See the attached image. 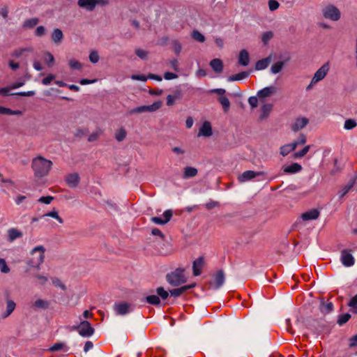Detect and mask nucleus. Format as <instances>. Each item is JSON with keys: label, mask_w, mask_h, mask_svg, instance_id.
Returning <instances> with one entry per match:
<instances>
[{"label": "nucleus", "mask_w": 357, "mask_h": 357, "mask_svg": "<svg viewBox=\"0 0 357 357\" xmlns=\"http://www.w3.org/2000/svg\"><path fill=\"white\" fill-rule=\"evenodd\" d=\"M69 66L73 70H80L82 67V63L75 59L69 61Z\"/></svg>", "instance_id": "8fccbe9b"}, {"label": "nucleus", "mask_w": 357, "mask_h": 357, "mask_svg": "<svg viewBox=\"0 0 357 357\" xmlns=\"http://www.w3.org/2000/svg\"><path fill=\"white\" fill-rule=\"evenodd\" d=\"M351 318V315L349 313L342 314L339 316L337 319V323L339 325L342 326L347 323L349 319Z\"/></svg>", "instance_id": "37998d69"}, {"label": "nucleus", "mask_w": 357, "mask_h": 357, "mask_svg": "<svg viewBox=\"0 0 357 357\" xmlns=\"http://www.w3.org/2000/svg\"><path fill=\"white\" fill-rule=\"evenodd\" d=\"M162 216L164 217V219L160 217H153L151 219V222L157 225H165L171 220L172 216V211L171 210H166L163 213Z\"/></svg>", "instance_id": "f8f14e48"}, {"label": "nucleus", "mask_w": 357, "mask_h": 357, "mask_svg": "<svg viewBox=\"0 0 357 357\" xmlns=\"http://www.w3.org/2000/svg\"><path fill=\"white\" fill-rule=\"evenodd\" d=\"M166 278L170 285L177 287L185 283L188 280V276L184 268H178L167 273Z\"/></svg>", "instance_id": "7ed1b4c3"}, {"label": "nucleus", "mask_w": 357, "mask_h": 357, "mask_svg": "<svg viewBox=\"0 0 357 357\" xmlns=\"http://www.w3.org/2000/svg\"><path fill=\"white\" fill-rule=\"evenodd\" d=\"M213 134L212 127L208 121H204L199 128L198 136L210 137Z\"/></svg>", "instance_id": "2eb2a0df"}, {"label": "nucleus", "mask_w": 357, "mask_h": 357, "mask_svg": "<svg viewBox=\"0 0 357 357\" xmlns=\"http://www.w3.org/2000/svg\"><path fill=\"white\" fill-rule=\"evenodd\" d=\"M178 77V75L174 73H170V72H166L165 74H164V78L166 79V80H172V79H174Z\"/></svg>", "instance_id": "bf43d9fd"}, {"label": "nucleus", "mask_w": 357, "mask_h": 357, "mask_svg": "<svg viewBox=\"0 0 357 357\" xmlns=\"http://www.w3.org/2000/svg\"><path fill=\"white\" fill-rule=\"evenodd\" d=\"M52 166V162L43 156H38L32 160L31 167L34 174L38 178L47 176Z\"/></svg>", "instance_id": "f257e3e1"}, {"label": "nucleus", "mask_w": 357, "mask_h": 357, "mask_svg": "<svg viewBox=\"0 0 357 357\" xmlns=\"http://www.w3.org/2000/svg\"><path fill=\"white\" fill-rule=\"evenodd\" d=\"M309 123V121L305 117H299L297 118L294 123L291 126V129L294 132H297L303 128H305L307 123Z\"/></svg>", "instance_id": "4468645a"}, {"label": "nucleus", "mask_w": 357, "mask_h": 357, "mask_svg": "<svg viewBox=\"0 0 357 357\" xmlns=\"http://www.w3.org/2000/svg\"><path fill=\"white\" fill-rule=\"evenodd\" d=\"M15 303L12 300H8L6 302V311L3 314V317H7L15 310Z\"/></svg>", "instance_id": "7c9ffc66"}, {"label": "nucleus", "mask_w": 357, "mask_h": 357, "mask_svg": "<svg viewBox=\"0 0 357 357\" xmlns=\"http://www.w3.org/2000/svg\"><path fill=\"white\" fill-rule=\"evenodd\" d=\"M162 106L161 101L154 102L153 104L150 105H142L139 107H137L133 108L130 111V114H139L144 112H153L160 109Z\"/></svg>", "instance_id": "39448f33"}, {"label": "nucleus", "mask_w": 357, "mask_h": 357, "mask_svg": "<svg viewBox=\"0 0 357 357\" xmlns=\"http://www.w3.org/2000/svg\"><path fill=\"white\" fill-rule=\"evenodd\" d=\"M273 36V33L272 31H266L262 34L261 40L265 45H266Z\"/></svg>", "instance_id": "09e8293b"}, {"label": "nucleus", "mask_w": 357, "mask_h": 357, "mask_svg": "<svg viewBox=\"0 0 357 357\" xmlns=\"http://www.w3.org/2000/svg\"><path fill=\"white\" fill-rule=\"evenodd\" d=\"M156 293L158 297H160L162 299L165 300L169 296V292L164 289L163 287H158L156 289Z\"/></svg>", "instance_id": "c03bdc74"}, {"label": "nucleus", "mask_w": 357, "mask_h": 357, "mask_svg": "<svg viewBox=\"0 0 357 357\" xmlns=\"http://www.w3.org/2000/svg\"><path fill=\"white\" fill-rule=\"evenodd\" d=\"M210 66L215 73H221L223 70V63L220 59H214L211 61Z\"/></svg>", "instance_id": "b1692460"}, {"label": "nucleus", "mask_w": 357, "mask_h": 357, "mask_svg": "<svg viewBox=\"0 0 357 357\" xmlns=\"http://www.w3.org/2000/svg\"><path fill=\"white\" fill-rule=\"evenodd\" d=\"M279 3L276 0H269L268 1V8L270 10L274 11L279 8Z\"/></svg>", "instance_id": "5fc2aeb1"}, {"label": "nucleus", "mask_w": 357, "mask_h": 357, "mask_svg": "<svg viewBox=\"0 0 357 357\" xmlns=\"http://www.w3.org/2000/svg\"><path fill=\"white\" fill-rule=\"evenodd\" d=\"M204 264V259L202 257H200L195 259L192 264L193 275L198 276L202 273V269Z\"/></svg>", "instance_id": "dca6fc26"}, {"label": "nucleus", "mask_w": 357, "mask_h": 357, "mask_svg": "<svg viewBox=\"0 0 357 357\" xmlns=\"http://www.w3.org/2000/svg\"><path fill=\"white\" fill-rule=\"evenodd\" d=\"M271 61V56H269L263 59L259 60L255 64V69L261 70L266 69Z\"/></svg>", "instance_id": "4be33fe9"}, {"label": "nucleus", "mask_w": 357, "mask_h": 357, "mask_svg": "<svg viewBox=\"0 0 357 357\" xmlns=\"http://www.w3.org/2000/svg\"><path fill=\"white\" fill-rule=\"evenodd\" d=\"M63 35L61 30H60L59 29H54V31L52 32V38L53 41L55 43H60L61 41V40L63 39Z\"/></svg>", "instance_id": "2f4dec72"}, {"label": "nucleus", "mask_w": 357, "mask_h": 357, "mask_svg": "<svg viewBox=\"0 0 357 357\" xmlns=\"http://www.w3.org/2000/svg\"><path fill=\"white\" fill-rule=\"evenodd\" d=\"M195 287V284L192 283L188 285L183 286L180 288L174 289L169 291V294L172 296L178 297L187 290L192 289Z\"/></svg>", "instance_id": "a211bd4d"}, {"label": "nucleus", "mask_w": 357, "mask_h": 357, "mask_svg": "<svg viewBox=\"0 0 357 357\" xmlns=\"http://www.w3.org/2000/svg\"><path fill=\"white\" fill-rule=\"evenodd\" d=\"M131 79L132 80H139L142 82H146L148 79V77H146L143 75H132Z\"/></svg>", "instance_id": "13d9d810"}, {"label": "nucleus", "mask_w": 357, "mask_h": 357, "mask_svg": "<svg viewBox=\"0 0 357 357\" xmlns=\"http://www.w3.org/2000/svg\"><path fill=\"white\" fill-rule=\"evenodd\" d=\"M66 180L70 188H75L79 182V177L77 174H71L66 177Z\"/></svg>", "instance_id": "412c9836"}, {"label": "nucleus", "mask_w": 357, "mask_h": 357, "mask_svg": "<svg viewBox=\"0 0 357 357\" xmlns=\"http://www.w3.org/2000/svg\"><path fill=\"white\" fill-rule=\"evenodd\" d=\"M126 135H127L126 130L124 128H121L116 132L115 139L118 142H121L126 138Z\"/></svg>", "instance_id": "4c0bfd02"}, {"label": "nucleus", "mask_w": 357, "mask_h": 357, "mask_svg": "<svg viewBox=\"0 0 357 357\" xmlns=\"http://www.w3.org/2000/svg\"><path fill=\"white\" fill-rule=\"evenodd\" d=\"M89 58V61L92 63H98L99 59H100V56H99L98 52L97 51H96V50L91 51L90 52Z\"/></svg>", "instance_id": "49530a36"}, {"label": "nucleus", "mask_w": 357, "mask_h": 357, "mask_svg": "<svg viewBox=\"0 0 357 357\" xmlns=\"http://www.w3.org/2000/svg\"><path fill=\"white\" fill-rule=\"evenodd\" d=\"M249 75L248 72H241L232 76L227 77L228 82L238 81L246 78Z\"/></svg>", "instance_id": "c756f323"}, {"label": "nucleus", "mask_w": 357, "mask_h": 357, "mask_svg": "<svg viewBox=\"0 0 357 357\" xmlns=\"http://www.w3.org/2000/svg\"><path fill=\"white\" fill-rule=\"evenodd\" d=\"M135 54L142 59H145L147 56V52L145 50L141 49L136 50Z\"/></svg>", "instance_id": "6e6d98bb"}, {"label": "nucleus", "mask_w": 357, "mask_h": 357, "mask_svg": "<svg viewBox=\"0 0 357 357\" xmlns=\"http://www.w3.org/2000/svg\"><path fill=\"white\" fill-rule=\"evenodd\" d=\"M282 170L284 173L291 174L299 172L302 169V167L298 163L294 162L288 165H283Z\"/></svg>", "instance_id": "f3484780"}, {"label": "nucleus", "mask_w": 357, "mask_h": 357, "mask_svg": "<svg viewBox=\"0 0 357 357\" xmlns=\"http://www.w3.org/2000/svg\"><path fill=\"white\" fill-rule=\"evenodd\" d=\"M356 126H357V123H356V120L352 119H349L344 121V128L345 130H351V129L354 128L355 127H356Z\"/></svg>", "instance_id": "a19ab883"}, {"label": "nucleus", "mask_w": 357, "mask_h": 357, "mask_svg": "<svg viewBox=\"0 0 357 357\" xmlns=\"http://www.w3.org/2000/svg\"><path fill=\"white\" fill-rule=\"evenodd\" d=\"M114 310L116 314L123 316L131 312L133 310V307L130 303L121 302L115 303Z\"/></svg>", "instance_id": "6e6552de"}, {"label": "nucleus", "mask_w": 357, "mask_h": 357, "mask_svg": "<svg viewBox=\"0 0 357 357\" xmlns=\"http://www.w3.org/2000/svg\"><path fill=\"white\" fill-rule=\"evenodd\" d=\"M11 87H3L0 88V95H2L3 96H8L10 95H15V93H10V90Z\"/></svg>", "instance_id": "052dcab7"}, {"label": "nucleus", "mask_w": 357, "mask_h": 357, "mask_svg": "<svg viewBox=\"0 0 357 357\" xmlns=\"http://www.w3.org/2000/svg\"><path fill=\"white\" fill-rule=\"evenodd\" d=\"M197 174V169L192 167H186L184 169L183 178H188L194 177Z\"/></svg>", "instance_id": "c85d7f7f"}, {"label": "nucleus", "mask_w": 357, "mask_h": 357, "mask_svg": "<svg viewBox=\"0 0 357 357\" xmlns=\"http://www.w3.org/2000/svg\"><path fill=\"white\" fill-rule=\"evenodd\" d=\"M22 232L15 228H11L8 231V238L10 242L22 236Z\"/></svg>", "instance_id": "5701e85b"}, {"label": "nucleus", "mask_w": 357, "mask_h": 357, "mask_svg": "<svg viewBox=\"0 0 357 357\" xmlns=\"http://www.w3.org/2000/svg\"><path fill=\"white\" fill-rule=\"evenodd\" d=\"M275 91V87L267 86L258 91L257 96L259 98H264L271 96Z\"/></svg>", "instance_id": "a878e982"}, {"label": "nucleus", "mask_w": 357, "mask_h": 357, "mask_svg": "<svg viewBox=\"0 0 357 357\" xmlns=\"http://www.w3.org/2000/svg\"><path fill=\"white\" fill-rule=\"evenodd\" d=\"M218 100L225 112H228L230 107V102L229 99L225 96H220Z\"/></svg>", "instance_id": "f704fd0d"}, {"label": "nucleus", "mask_w": 357, "mask_h": 357, "mask_svg": "<svg viewBox=\"0 0 357 357\" xmlns=\"http://www.w3.org/2000/svg\"><path fill=\"white\" fill-rule=\"evenodd\" d=\"M172 45H173V49H174V52L176 54H178L181 52V50H182V45H181V43L178 40H175L173 41Z\"/></svg>", "instance_id": "864d4df0"}, {"label": "nucleus", "mask_w": 357, "mask_h": 357, "mask_svg": "<svg viewBox=\"0 0 357 357\" xmlns=\"http://www.w3.org/2000/svg\"><path fill=\"white\" fill-rule=\"evenodd\" d=\"M45 248L43 245L33 248L30 252V258L27 264L30 267L39 268L44 261Z\"/></svg>", "instance_id": "f03ea898"}, {"label": "nucleus", "mask_w": 357, "mask_h": 357, "mask_svg": "<svg viewBox=\"0 0 357 357\" xmlns=\"http://www.w3.org/2000/svg\"><path fill=\"white\" fill-rule=\"evenodd\" d=\"M225 281V274L222 270H220L213 275L210 287L213 289H218L224 284Z\"/></svg>", "instance_id": "1a4fd4ad"}, {"label": "nucleus", "mask_w": 357, "mask_h": 357, "mask_svg": "<svg viewBox=\"0 0 357 357\" xmlns=\"http://www.w3.org/2000/svg\"><path fill=\"white\" fill-rule=\"evenodd\" d=\"M192 38L199 42V43H204L205 41V36L201 33L199 31H197V30H194L192 32Z\"/></svg>", "instance_id": "58836bf2"}, {"label": "nucleus", "mask_w": 357, "mask_h": 357, "mask_svg": "<svg viewBox=\"0 0 357 357\" xmlns=\"http://www.w3.org/2000/svg\"><path fill=\"white\" fill-rule=\"evenodd\" d=\"M45 31L46 29L43 26H39L36 29V35L41 36L45 34Z\"/></svg>", "instance_id": "69168bd1"}, {"label": "nucleus", "mask_w": 357, "mask_h": 357, "mask_svg": "<svg viewBox=\"0 0 357 357\" xmlns=\"http://www.w3.org/2000/svg\"><path fill=\"white\" fill-rule=\"evenodd\" d=\"M355 183V178L351 179L347 185H345L340 191L339 196L343 197L353 187Z\"/></svg>", "instance_id": "bb28decb"}, {"label": "nucleus", "mask_w": 357, "mask_h": 357, "mask_svg": "<svg viewBox=\"0 0 357 357\" xmlns=\"http://www.w3.org/2000/svg\"><path fill=\"white\" fill-rule=\"evenodd\" d=\"M264 172H255L252 170H248L244 172H243L238 178L239 182L241 183H245L247 181H249L252 180V178L259 176H264Z\"/></svg>", "instance_id": "9d476101"}, {"label": "nucleus", "mask_w": 357, "mask_h": 357, "mask_svg": "<svg viewBox=\"0 0 357 357\" xmlns=\"http://www.w3.org/2000/svg\"><path fill=\"white\" fill-rule=\"evenodd\" d=\"M310 149V145L305 146L301 151L294 153V158H303V156H305L307 154V153L309 151Z\"/></svg>", "instance_id": "79ce46f5"}, {"label": "nucleus", "mask_w": 357, "mask_h": 357, "mask_svg": "<svg viewBox=\"0 0 357 357\" xmlns=\"http://www.w3.org/2000/svg\"><path fill=\"white\" fill-rule=\"evenodd\" d=\"M38 22L37 18H31L26 20L24 23V26L31 28L36 26Z\"/></svg>", "instance_id": "3c124183"}, {"label": "nucleus", "mask_w": 357, "mask_h": 357, "mask_svg": "<svg viewBox=\"0 0 357 357\" xmlns=\"http://www.w3.org/2000/svg\"><path fill=\"white\" fill-rule=\"evenodd\" d=\"M357 346V334L349 339V347H354Z\"/></svg>", "instance_id": "338daca9"}, {"label": "nucleus", "mask_w": 357, "mask_h": 357, "mask_svg": "<svg viewBox=\"0 0 357 357\" xmlns=\"http://www.w3.org/2000/svg\"><path fill=\"white\" fill-rule=\"evenodd\" d=\"M146 301L148 303L157 305L160 303V299L158 295H151L146 297Z\"/></svg>", "instance_id": "e433bc0d"}, {"label": "nucleus", "mask_w": 357, "mask_h": 357, "mask_svg": "<svg viewBox=\"0 0 357 357\" xmlns=\"http://www.w3.org/2000/svg\"><path fill=\"white\" fill-rule=\"evenodd\" d=\"M320 215L318 209L313 208L301 214V218L303 221L317 220Z\"/></svg>", "instance_id": "ddd939ff"}, {"label": "nucleus", "mask_w": 357, "mask_h": 357, "mask_svg": "<svg viewBox=\"0 0 357 357\" xmlns=\"http://www.w3.org/2000/svg\"><path fill=\"white\" fill-rule=\"evenodd\" d=\"M52 283L54 284V285H55L56 287H58L59 288H61L62 290H65L66 289V286L65 284H63L60 280L57 279V278H55V279H53L52 280Z\"/></svg>", "instance_id": "0e129e2a"}, {"label": "nucleus", "mask_w": 357, "mask_h": 357, "mask_svg": "<svg viewBox=\"0 0 357 357\" xmlns=\"http://www.w3.org/2000/svg\"><path fill=\"white\" fill-rule=\"evenodd\" d=\"M272 105L271 104H265L261 108V114L259 116V119L261 120H263L266 119L268 114H270L271 111L272 110Z\"/></svg>", "instance_id": "cd10ccee"}, {"label": "nucleus", "mask_w": 357, "mask_h": 357, "mask_svg": "<svg viewBox=\"0 0 357 357\" xmlns=\"http://www.w3.org/2000/svg\"><path fill=\"white\" fill-rule=\"evenodd\" d=\"M348 305L351 307H355L357 305V294L351 298Z\"/></svg>", "instance_id": "774afa93"}, {"label": "nucleus", "mask_w": 357, "mask_h": 357, "mask_svg": "<svg viewBox=\"0 0 357 357\" xmlns=\"http://www.w3.org/2000/svg\"><path fill=\"white\" fill-rule=\"evenodd\" d=\"M97 3L96 0H79L78 6L80 8H84L87 10H92L94 9Z\"/></svg>", "instance_id": "6ab92c4d"}, {"label": "nucleus", "mask_w": 357, "mask_h": 357, "mask_svg": "<svg viewBox=\"0 0 357 357\" xmlns=\"http://www.w3.org/2000/svg\"><path fill=\"white\" fill-rule=\"evenodd\" d=\"M330 70V64L328 62L324 63L314 74L312 78V84H317L321 81L327 75Z\"/></svg>", "instance_id": "423d86ee"}, {"label": "nucleus", "mask_w": 357, "mask_h": 357, "mask_svg": "<svg viewBox=\"0 0 357 357\" xmlns=\"http://www.w3.org/2000/svg\"><path fill=\"white\" fill-rule=\"evenodd\" d=\"M248 103L252 108L256 107L258 105V98L255 96H251L248 98Z\"/></svg>", "instance_id": "4d7b16f0"}, {"label": "nucleus", "mask_w": 357, "mask_h": 357, "mask_svg": "<svg viewBox=\"0 0 357 357\" xmlns=\"http://www.w3.org/2000/svg\"><path fill=\"white\" fill-rule=\"evenodd\" d=\"M68 350L69 347L64 342H56L49 349L50 351H63L67 352Z\"/></svg>", "instance_id": "393cba45"}, {"label": "nucleus", "mask_w": 357, "mask_h": 357, "mask_svg": "<svg viewBox=\"0 0 357 357\" xmlns=\"http://www.w3.org/2000/svg\"><path fill=\"white\" fill-rule=\"evenodd\" d=\"M323 15L325 18L333 21H337L340 18V10L333 5L325 7L323 10Z\"/></svg>", "instance_id": "0eeeda50"}, {"label": "nucleus", "mask_w": 357, "mask_h": 357, "mask_svg": "<svg viewBox=\"0 0 357 357\" xmlns=\"http://www.w3.org/2000/svg\"><path fill=\"white\" fill-rule=\"evenodd\" d=\"M44 60L49 66H52L54 62V57L50 52H46Z\"/></svg>", "instance_id": "603ef678"}, {"label": "nucleus", "mask_w": 357, "mask_h": 357, "mask_svg": "<svg viewBox=\"0 0 357 357\" xmlns=\"http://www.w3.org/2000/svg\"><path fill=\"white\" fill-rule=\"evenodd\" d=\"M250 63L249 53L246 50H242L238 55V63L243 66H248Z\"/></svg>", "instance_id": "aec40b11"}, {"label": "nucleus", "mask_w": 357, "mask_h": 357, "mask_svg": "<svg viewBox=\"0 0 357 357\" xmlns=\"http://www.w3.org/2000/svg\"><path fill=\"white\" fill-rule=\"evenodd\" d=\"M284 65V62L283 61H278L275 63L271 68V72L273 74H277L280 73L282 70Z\"/></svg>", "instance_id": "c9c22d12"}, {"label": "nucleus", "mask_w": 357, "mask_h": 357, "mask_svg": "<svg viewBox=\"0 0 357 357\" xmlns=\"http://www.w3.org/2000/svg\"><path fill=\"white\" fill-rule=\"evenodd\" d=\"M43 217H50L54 218L56 220H58L61 224L63 222V219L59 215L58 212L55 210L44 214Z\"/></svg>", "instance_id": "ea45409f"}, {"label": "nucleus", "mask_w": 357, "mask_h": 357, "mask_svg": "<svg viewBox=\"0 0 357 357\" xmlns=\"http://www.w3.org/2000/svg\"><path fill=\"white\" fill-rule=\"evenodd\" d=\"M293 151L289 144H284L280 147V153L282 156L287 155L290 152Z\"/></svg>", "instance_id": "de8ad7c7"}, {"label": "nucleus", "mask_w": 357, "mask_h": 357, "mask_svg": "<svg viewBox=\"0 0 357 357\" xmlns=\"http://www.w3.org/2000/svg\"><path fill=\"white\" fill-rule=\"evenodd\" d=\"M33 306L36 309H46L49 306V302L44 299H37L33 303Z\"/></svg>", "instance_id": "473e14b6"}, {"label": "nucleus", "mask_w": 357, "mask_h": 357, "mask_svg": "<svg viewBox=\"0 0 357 357\" xmlns=\"http://www.w3.org/2000/svg\"><path fill=\"white\" fill-rule=\"evenodd\" d=\"M52 199H53V197L51 196L41 197L38 199V202L45 204H49L51 203Z\"/></svg>", "instance_id": "e2e57ef3"}, {"label": "nucleus", "mask_w": 357, "mask_h": 357, "mask_svg": "<svg viewBox=\"0 0 357 357\" xmlns=\"http://www.w3.org/2000/svg\"><path fill=\"white\" fill-rule=\"evenodd\" d=\"M340 261L342 265L346 267H351L355 263L354 257L347 250H343L341 252Z\"/></svg>", "instance_id": "9b49d317"}, {"label": "nucleus", "mask_w": 357, "mask_h": 357, "mask_svg": "<svg viewBox=\"0 0 357 357\" xmlns=\"http://www.w3.org/2000/svg\"><path fill=\"white\" fill-rule=\"evenodd\" d=\"M74 328L84 337H89L94 333V328L88 321H81L79 324Z\"/></svg>", "instance_id": "20e7f679"}, {"label": "nucleus", "mask_w": 357, "mask_h": 357, "mask_svg": "<svg viewBox=\"0 0 357 357\" xmlns=\"http://www.w3.org/2000/svg\"><path fill=\"white\" fill-rule=\"evenodd\" d=\"M55 78V76L53 75H49L47 77H45L43 80H42V83L43 84L47 86V85H49L51 82Z\"/></svg>", "instance_id": "680f3d73"}, {"label": "nucleus", "mask_w": 357, "mask_h": 357, "mask_svg": "<svg viewBox=\"0 0 357 357\" xmlns=\"http://www.w3.org/2000/svg\"><path fill=\"white\" fill-rule=\"evenodd\" d=\"M333 309V305L332 303H322L320 305V310L324 314H328L331 312Z\"/></svg>", "instance_id": "72a5a7b5"}, {"label": "nucleus", "mask_w": 357, "mask_h": 357, "mask_svg": "<svg viewBox=\"0 0 357 357\" xmlns=\"http://www.w3.org/2000/svg\"><path fill=\"white\" fill-rule=\"evenodd\" d=\"M0 271L3 273H8L10 271L6 260L2 258H0Z\"/></svg>", "instance_id": "a18cd8bd"}]
</instances>
